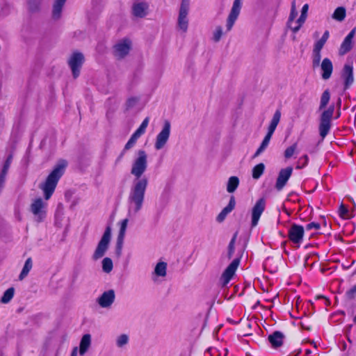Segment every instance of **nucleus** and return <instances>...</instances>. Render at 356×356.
Instances as JSON below:
<instances>
[{"label":"nucleus","mask_w":356,"mask_h":356,"mask_svg":"<svg viewBox=\"0 0 356 356\" xmlns=\"http://www.w3.org/2000/svg\"><path fill=\"white\" fill-rule=\"evenodd\" d=\"M148 167V156L144 149H139L132 161L131 174L134 176L127 198L128 216H135L143 208L149 180L143 176Z\"/></svg>","instance_id":"1"},{"label":"nucleus","mask_w":356,"mask_h":356,"mask_svg":"<svg viewBox=\"0 0 356 356\" xmlns=\"http://www.w3.org/2000/svg\"><path fill=\"white\" fill-rule=\"evenodd\" d=\"M330 99V94L328 90H325L321 97L318 109L323 110L320 115L318 131L319 135L323 140L329 134L332 127V119L334 111V106L332 105L325 109Z\"/></svg>","instance_id":"2"},{"label":"nucleus","mask_w":356,"mask_h":356,"mask_svg":"<svg viewBox=\"0 0 356 356\" xmlns=\"http://www.w3.org/2000/svg\"><path fill=\"white\" fill-rule=\"evenodd\" d=\"M67 165V163L66 161H59L47 177L44 183L41 184L40 188L44 192L45 200H48L54 193L59 179L65 172Z\"/></svg>","instance_id":"3"},{"label":"nucleus","mask_w":356,"mask_h":356,"mask_svg":"<svg viewBox=\"0 0 356 356\" xmlns=\"http://www.w3.org/2000/svg\"><path fill=\"white\" fill-rule=\"evenodd\" d=\"M280 118H281V111L280 110H277L275 112V113L273 116V118L270 121V123L268 126L267 134L264 137L259 147L257 149V150L254 153V154L253 156L254 158L259 156L267 148V147L269 145L271 137H272L275 130L276 129L277 124L280 122Z\"/></svg>","instance_id":"4"},{"label":"nucleus","mask_w":356,"mask_h":356,"mask_svg":"<svg viewBox=\"0 0 356 356\" xmlns=\"http://www.w3.org/2000/svg\"><path fill=\"white\" fill-rule=\"evenodd\" d=\"M149 122V118L148 117L145 118L140 127L135 131V132L131 135V138L129 139L128 142L125 144L124 149L121 152L120 156H118V161H120L124 155L125 152L131 149L135 146L138 139L145 134V130L148 126Z\"/></svg>","instance_id":"5"},{"label":"nucleus","mask_w":356,"mask_h":356,"mask_svg":"<svg viewBox=\"0 0 356 356\" xmlns=\"http://www.w3.org/2000/svg\"><path fill=\"white\" fill-rule=\"evenodd\" d=\"M149 122V118L148 117L145 118L140 127L135 131V132L131 135V138L129 139L128 142L125 144L124 149L121 152L120 156H118V161H120L124 155L125 152L131 149L135 146L138 139L145 134V130L148 126Z\"/></svg>","instance_id":"6"},{"label":"nucleus","mask_w":356,"mask_h":356,"mask_svg":"<svg viewBox=\"0 0 356 356\" xmlns=\"http://www.w3.org/2000/svg\"><path fill=\"white\" fill-rule=\"evenodd\" d=\"M47 203L42 198H36L30 205V211L33 215L34 220L37 222H42L47 216Z\"/></svg>","instance_id":"7"},{"label":"nucleus","mask_w":356,"mask_h":356,"mask_svg":"<svg viewBox=\"0 0 356 356\" xmlns=\"http://www.w3.org/2000/svg\"><path fill=\"white\" fill-rule=\"evenodd\" d=\"M190 10V0H181L177 18V29L183 33H186L188 28V15Z\"/></svg>","instance_id":"8"},{"label":"nucleus","mask_w":356,"mask_h":356,"mask_svg":"<svg viewBox=\"0 0 356 356\" xmlns=\"http://www.w3.org/2000/svg\"><path fill=\"white\" fill-rule=\"evenodd\" d=\"M111 238V229L108 226L106 228L103 236H102L99 242L97 244V246L92 254L93 260H98L100 258L103 257L106 252L110 241Z\"/></svg>","instance_id":"9"},{"label":"nucleus","mask_w":356,"mask_h":356,"mask_svg":"<svg viewBox=\"0 0 356 356\" xmlns=\"http://www.w3.org/2000/svg\"><path fill=\"white\" fill-rule=\"evenodd\" d=\"M170 122L168 120H165L164 122L161 131L159 133L156 138L154 148L156 150H160L165 147L169 139L170 135Z\"/></svg>","instance_id":"10"},{"label":"nucleus","mask_w":356,"mask_h":356,"mask_svg":"<svg viewBox=\"0 0 356 356\" xmlns=\"http://www.w3.org/2000/svg\"><path fill=\"white\" fill-rule=\"evenodd\" d=\"M84 62V56L80 52H74L68 59V65L74 79L80 74V70Z\"/></svg>","instance_id":"11"},{"label":"nucleus","mask_w":356,"mask_h":356,"mask_svg":"<svg viewBox=\"0 0 356 356\" xmlns=\"http://www.w3.org/2000/svg\"><path fill=\"white\" fill-rule=\"evenodd\" d=\"M242 0H234L226 22V31H230L240 14Z\"/></svg>","instance_id":"12"},{"label":"nucleus","mask_w":356,"mask_h":356,"mask_svg":"<svg viewBox=\"0 0 356 356\" xmlns=\"http://www.w3.org/2000/svg\"><path fill=\"white\" fill-rule=\"evenodd\" d=\"M266 208V200L264 198L259 199L252 209L251 225L252 227L257 225L259 218Z\"/></svg>","instance_id":"13"},{"label":"nucleus","mask_w":356,"mask_h":356,"mask_svg":"<svg viewBox=\"0 0 356 356\" xmlns=\"http://www.w3.org/2000/svg\"><path fill=\"white\" fill-rule=\"evenodd\" d=\"M304 232L302 226L293 224L289 229L288 236L291 242L299 246L302 241Z\"/></svg>","instance_id":"14"},{"label":"nucleus","mask_w":356,"mask_h":356,"mask_svg":"<svg viewBox=\"0 0 356 356\" xmlns=\"http://www.w3.org/2000/svg\"><path fill=\"white\" fill-rule=\"evenodd\" d=\"M239 258L234 259L224 270L220 277V280L223 286L227 285L232 280L239 266Z\"/></svg>","instance_id":"15"},{"label":"nucleus","mask_w":356,"mask_h":356,"mask_svg":"<svg viewBox=\"0 0 356 356\" xmlns=\"http://www.w3.org/2000/svg\"><path fill=\"white\" fill-rule=\"evenodd\" d=\"M131 42L129 39H122L114 46V54L118 58H122L127 56L131 49Z\"/></svg>","instance_id":"16"},{"label":"nucleus","mask_w":356,"mask_h":356,"mask_svg":"<svg viewBox=\"0 0 356 356\" xmlns=\"http://www.w3.org/2000/svg\"><path fill=\"white\" fill-rule=\"evenodd\" d=\"M115 295L113 289L104 291L97 299V302L102 308H109L115 301Z\"/></svg>","instance_id":"17"},{"label":"nucleus","mask_w":356,"mask_h":356,"mask_svg":"<svg viewBox=\"0 0 356 356\" xmlns=\"http://www.w3.org/2000/svg\"><path fill=\"white\" fill-rule=\"evenodd\" d=\"M293 168L291 167L283 168L280 171L275 184V188L277 190L281 191L284 188L290 177L291 176Z\"/></svg>","instance_id":"18"},{"label":"nucleus","mask_w":356,"mask_h":356,"mask_svg":"<svg viewBox=\"0 0 356 356\" xmlns=\"http://www.w3.org/2000/svg\"><path fill=\"white\" fill-rule=\"evenodd\" d=\"M341 76L344 80V88L345 89L348 88L354 81L353 77V67L350 64H345Z\"/></svg>","instance_id":"19"},{"label":"nucleus","mask_w":356,"mask_h":356,"mask_svg":"<svg viewBox=\"0 0 356 356\" xmlns=\"http://www.w3.org/2000/svg\"><path fill=\"white\" fill-rule=\"evenodd\" d=\"M355 35V29H353L350 31L347 36L344 38L342 44H341L339 53L343 55L348 53L353 47V39Z\"/></svg>","instance_id":"20"},{"label":"nucleus","mask_w":356,"mask_h":356,"mask_svg":"<svg viewBox=\"0 0 356 356\" xmlns=\"http://www.w3.org/2000/svg\"><path fill=\"white\" fill-rule=\"evenodd\" d=\"M319 65L322 71V79L324 80L330 79L333 71V65L330 59L324 58Z\"/></svg>","instance_id":"21"},{"label":"nucleus","mask_w":356,"mask_h":356,"mask_svg":"<svg viewBox=\"0 0 356 356\" xmlns=\"http://www.w3.org/2000/svg\"><path fill=\"white\" fill-rule=\"evenodd\" d=\"M128 221H129L128 219L126 218V219H124L121 222L120 229V232L118 234V242H117V254L118 255H120V254H121L122 246L123 241H124V238L125 236V233H126V229H127V225H128Z\"/></svg>","instance_id":"22"},{"label":"nucleus","mask_w":356,"mask_h":356,"mask_svg":"<svg viewBox=\"0 0 356 356\" xmlns=\"http://www.w3.org/2000/svg\"><path fill=\"white\" fill-rule=\"evenodd\" d=\"M148 6L144 2H136L132 7V13L135 17H143L147 15Z\"/></svg>","instance_id":"23"},{"label":"nucleus","mask_w":356,"mask_h":356,"mask_svg":"<svg viewBox=\"0 0 356 356\" xmlns=\"http://www.w3.org/2000/svg\"><path fill=\"white\" fill-rule=\"evenodd\" d=\"M236 202L234 196L230 197L229 204L221 211L216 217V220L219 222H222L228 213H229L235 207Z\"/></svg>","instance_id":"24"},{"label":"nucleus","mask_w":356,"mask_h":356,"mask_svg":"<svg viewBox=\"0 0 356 356\" xmlns=\"http://www.w3.org/2000/svg\"><path fill=\"white\" fill-rule=\"evenodd\" d=\"M308 9H309L308 4H305L302 6V10H301V15H300V17L298 19V20L295 22L296 26H294V27H291V30L293 31V32L297 33L300 30V29L301 28L302 24L305 23L306 18H307Z\"/></svg>","instance_id":"25"},{"label":"nucleus","mask_w":356,"mask_h":356,"mask_svg":"<svg viewBox=\"0 0 356 356\" xmlns=\"http://www.w3.org/2000/svg\"><path fill=\"white\" fill-rule=\"evenodd\" d=\"M284 338V336L281 332L275 331L268 336V341L273 347L277 348L282 345Z\"/></svg>","instance_id":"26"},{"label":"nucleus","mask_w":356,"mask_h":356,"mask_svg":"<svg viewBox=\"0 0 356 356\" xmlns=\"http://www.w3.org/2000/svg\"><path fill=\"white\" fill-rule=\"evenodd\" d=\"M66 0H55L53 4L52 17L54 19H59L62 15L63 8Z\"/></svg>","instance_id":"27"},{"label":"nucleus","mask_w":356,"mask_h":356,"mask_svg":"<svg viewBox=\"0 0 356 356\" xmlns=\"http://www.w3.org/2000/svg\"><path fill=\"white\" fill-rule=\"evenodd\" d=\"M91 344V336L89 334H84L80 342L79 346V353L81 355H83L88 348H90Z\"/></svg>","instance_id":"28"},{"label":"nucleus","mask_w":356,"mask_h":356,"mask_svg":"<svg viewBox=\"0 0 356 356\" xmlns=\"http://www.w3.org/2000/svg\"><path fill=\"white\" fill-rule=\"evenodd\" d=\"M346 17V9L343 6L337 7L332 15V18L337 22H343Z\"/></svg>","instance_id":"29"},{"label":"nucleus","mask_w":356,"mask_h":356,"mask_svg":"<svg viewBox=\"0 0 356 356\" xmlns=\"http://www.w3.org/2000/svg\"><path fill=\"white\" fill-rule=\"evenodd\" d=\"M167 273V264L164 261L157 263L154 268L153 275L157 277H165Z\"/></svg>","instance_id":"30"},{"label":"nucleus","mask_w":356,"mask_h":356,"mask_svg":"<svg viewBox=\"0 0 356 356\" xmlns=\"http://www.w3.org/2000/svg\"><path fill=\"white\" fill-rule=\"evenodd\" d=\"M32 267H33V261H32V259L31 257H29L25 261L24 267L19 275V280H24L28 275V274L30 272V270H31Z\"/></svg>","instance_id":"31"},{"label":"nucleus","mask_w":356,"mask_h":356,"mask_svg":"<svg viewBox=\"0 0 356 356\" xmlns=\"http://www.w3.org/2000/svg\"><path fill=\"white\" fill-rule=\"evenodd\" d=\"M239 185V179L236 176L230 177L227 184V191L234 193Z\"/></svg>","instance_id":"32"},{"label":"nucleus","mask_w":356,"mask_h":356,"mask_svg":"<svg viewBox=\"0 0 356 356\" xmlns=\"http://www.w3.org/2000/svg\"><path fill=\"white\" fill-rule=\"evenodd\" d=\"M129 342V337L127 334H121L115 339V346L118 348H124Z\"/></svg>","instance_id":"33"},{"label":"nucleus","mask_w":356,"mask_h":356,"mask_svg":"<svg viewBox=\"0 0 356 356\" xmlns=\"http://www.w3.org/2000/svg\"><path fill=\"white\" fill-rule=\"evenodd\" d=\"M265 170V165L261 163L256 165L252 169V177L254 179H258L263 175Z\"/></svg>","instance_id":"34"},{"label":"nucleus","mask_w":356,"mask_h":356,"mask_svg":"<svg viewBox=\"0 0 356 356\" xmlns=\"http://www.w3.org/2000/svg\"><path fill=\"white\" fill-rule=\"evenodd\" d=\"M102 270L104 273H109L111 272L113 268V264L111 259L108 257H105L102 260Z\"/></svg>","instance_id":"35"},{"label":"nucleus","mask_w":356,"mask_h":356,"mask_svg":"<svg viewBox=\"0 0 356 356\" xmlns=\"http://www.w3.org/2000/svg\"><path fill=\"white\" fill-rule=\"evenodd\" d=\"M297 15H298V12L296 9V3H295V1H293L292 5H291V13H290L289 20H288V26L291 29V27H294V26H293V22L295 19V18L297 17Z\"/></svg>","instance_id":"36"},{"label":"nucleus","mask_w":356,"mask_h":356,"mask_svg":"<svg viewBox=\"0 0 356 356\" xmlns=\"http://www.w3.org/2000/svg\"><path fill=\"white\" fill-rule=\"evenodd\" d=\"M14 292H15V290H14V288H9L8 289L3 293L2 298H1V301L3 302V303H8L9 302L11 299L13 298V296H14Z\"/></svg>","instance_id":"37"},{"label":"nucleus","mask_w":356,"mask_h":356,"mask_svg":"<svg viewBox=\"0 0 356 356\" xmlns=\"http://www.w3.org/2000/svg\"><path fill=\"white\" fill-rule=\"evenodd\" d=\"M223 35L222 28L220 26H217L212 33V40L215 42H218L220 40Z\"/></svg>","instance_id":"38"},{"label":"nucleus","mask_w":356,"mask_h":356,"mask_svg":"<svg viewBox=\"0 0 356 356\" xmlns=\"http://www.w3.org/2000/svg\"><path fill=\"white\" fill-rule=\"evenodd\" d=\"M297 147L298 144L296 143L292 145L289 146V147H287L284 153V158L286 159H289L291 157H292L296 151Z\"/></svg>","instance_id":"39"},{"label":"nucleus","mask_w":356,"mask_h":356,"mask_svg":"<svg viewBox=\"0 0 356 356\" xmlns=\"http://www.w3.org/2000/svg\"><path fill=\"white\" fill-rule=\"evenodd\" d=\"M321 59V54L320 51H312V65L314 67L319 66Z\"/></svg>","instance_id":"40"},{"label":"nucleus","mask_w":356,"mask_h":356,"mask_svg":"<svg viewBox=\"0 0 356 356\" xmlns=\"http://www.w3.org/2000/svg\"><path fill=\"white\" fill-rule=\"evenodd\" d=\"M237 233H235L228 245V257L230 259L234 252V245L236 239Z\"/></svg>","instance_id":"41"},{"label":"nucleus","mask_w":356,"mask_h":356,"mask_svg":"<svg viewBox=\"0 0 356 356\" xmlns=\"http://www.w3.org/2000/svg\"><path fill=\"white\" fill-rule=\"evenodd\" d=\"M308 161H309V158H308L307 155H304V156L300 157L297 162L296 168L301 169V168L305 167L307 165Z\"/></svg>","instance_id":"42"},{"label":"nucleus","mask_w":356,"mask_h":356,"mask_svg":"<svg viewBox=\"0 0 356 356\" xmlns=\"http://www.w3.org/2000/svg\"><path fill=\"white\" fill-rule=\"evenodd\" d=\"M42 0H29L28 2L29 8L31 11H35L38 9Z\"/></svg>","instance_id":"43"},{"label":"nucleus","mask_w":356,"mask_h":356,"mask_svg":"<svg viewBox=\"0 0 356 356\" xmlns=\"http://www.w3.org/2000/svg\"><path fill=\"white\" fill-rule=\"evenodd\" d=\"M339 214L343 218H349L350 217L348 209L343 204H341L339 207Z\"/></svg>","instance_id":"44"},{"label":"nucleus","mask_w":356,"mask_h":356,"mask_svg":"<svg viewBox=\"0 0 356 356\" xmlns=\"http://www.w3.org/2000/svg\"><path fill=\"white\" fill-rule=\"evenodd\" d=\"M325 43L322 42L321 40H318V41H316L314 45V49L313 50L314 51H321V49H323L324 44Z\"/></svg>","instance_id":"45"},{"label":"nucleus","mask_w":356,"mask_h":356,"mask_svg":"<svg viewBox=\"0 0 356 356\" xmlns=\"http://www.w3.org/2000/svg\"><path fill=\"white\" fill-rule=\"evenodd\" d=\"M320 227L321 226H320L319 223L312 222H310V223L307 225L306 229L307 230H310V229H315L317 230V229H320Z\"/></svg>","instance_id":"46"},{"label":"nucleus","mask_w":356,"mask_h":356,"mask_svg":"<svg viewBox=\"0 0 356 356\" xmlns=\"http://www.w3.org/2000/svg\"><path fill=\"white\" fill-rule=\"evenodd\" d=\"M329 36H330L329 31H325L324 32L323 35H322L321 38L319 40L325 43L327 42V39L329 38Z\"/></svg>","instance_id":"47"},{"label":"nucleus","mask_w":356,"mask_h":356,"mask_svg":"<svg viewBox=\"0 0 356 356\" xmlns=\"http://www.w3.org/2000/svg\"><path fill=\"white\" fill-rule=\"evenodd\" d=\"M348 293L351 296H353L355 294H356V284L351 289H350Z\"/></svg>","instance_id":"48"},{"label":"nucleus","mask_w":356,"mask_h":356,"mask_svg":"<svg viewBox=\"0 0 356 356\" xmlns=\"http://www.w3.org/2000/svg\"><path fill=\"white\" fill-rule=\"evenodd\" d=\"M77 355V348L75 347L74 348V349L72 350V352L71 353V356H76Z\"/></svg>","instance_id":"49"},{"label":"nucleus","mask_w":356,"mask_h":356,"mask_svg":"<svg viewBox=\"0 0 356 356\" xmlns=\"http://www.w3.org/2000/svg\"><path fill=\"white\" fill-rule=\"evenodd\" d=\"M310 353H311V350H306V354H307V355H309V354H310Z\"/></svg>","instance_id":"50"},{"label":"nucleus","mask_w":356,"mask_h":356,"mask_svg":"<svg viewBox=\"0 0 356 356\" xmlns=\"http://www.w3.org/2000/svg\"><path fill=\"white\" fill-rule=\"evenodd\" d=\"M353 321H354L355 323H356V314H355V316L353 318Z\"/></svg>","instance_id":"51"},{"label":"nucleus","mask_w":356,"mask_h":356,"mask_svg":"<svg viewBox=\"0 0 356 356\" xmlns=\"http://www.w3.org/2000/svg\"><path fill=\"white\" fill-rule=\"evenodd\" d=\"M351 327H352V325H350L348 326V331H350V330Z\"/></svg>","instance_id":"52"},{"label":"nucleus","mask_w":356,"mask_h":356,"mask_svg":"<svg viewBox=\"0 0 356 356\" xmlns=\"http://www.w3.org/2000/svg\"><path fill=\"white\" fill-rule=\"evenodd\" d=\"M348 340L349 342H351V339H350L349 338H348Z\"/></svg>","instance_id":"53"}]
</instances>
